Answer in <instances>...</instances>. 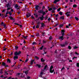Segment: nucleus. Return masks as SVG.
Here are the masks:
<instances>
[{
    "instance_id": "1",
    "label": "nucleus",
    "mask_w": 79,
    "mask_h": 79,
    "mask_svg": "<svg viewBox=\"0 0 79 79\" xmlns=\"http://www.w3.org/2000/svg\"><path fill=\"white\" fill-rule=\"evenodd\" d=\"M61 34H62V36H60L59 38V39H61L62 40L64 39L63 37H64V35L65 34H64V30H63L61 31Z\"/></svg>"
},
{
    "instance_id": "2",
    "label": "nucleus",
    "mask_w": 79,
    "mask_h": 79,
    "mask_svg": "<svg viewBox=\"0 0 79 79\" xmlns=\"http://www.w3.org/2000/svg\"><path fill=\"white\" fill-rule=\"evenodd\" d=\"M53 68V65H52L50 67V69H49V72L50 73H53L54 72V71H55V70L54 69H53L52 70V69Z\"/></svg>"
},
{
    "instance_id": "3",
    "label": "nucleus",
    "mask_w": 79,
    "mask_h": 79,
    "mask_svg": "<svg viewBox=\"0 0 79 79\" xmlns=\"http://www.w3.org/2000/svg\"><path fill=\"white\" fill-rule=\"evenodd\" d=\"M21 53V51H19V52H18L16 51L14 53V55L15 56H17V55H19Z\"/></svg>"
},
{
    "instance_id": "4",
    "label": "nucleus",
    "mask_w": 79,
    "mask_h": 79,
    "mask_svg": "<svg viewBox=\"0 0 79 79\" xmlns=\"http://www.w3.org/2000/svg\"><path fill=\"white\" fill-rule=\"evenodd\" d=\"M2 65L3 66H4L5 68H7L8 67V65L6 64V63H4V62H2Z\"/></svg>"
},
{
    "instance_id": "5",
    "label": "nucleus",
    "mask_w": 79,
    "mask_h": 79,
    "mask_svg": "<svg viewBox=\"0 0 79 79\" xmlns=\"http://www.w3.org/2000/svg\"><path fill=\"white\" fill-rule=\"evenodd\" d=\"M27 17L28 18L29 17H30L31 16V15L29 13H27L26 15Z\"/></svg>"
},
{
    "instance_id": "6",
    "label": "nucleus",
    "mask_w": 79,
    "mask_h": 79,
    "mask_svg": "<svg viewBox=\"0 0 79 79\" xmlns=\"http://www.w3.org/2000/svg\"><path fill=\"white\" fill-rule=\"evenodd\" d=\"M41 27H45V25L44 23H41Z\"/></svg>"
},
{
    "instance_id": "7",
    "label": "nucleus",
    "mask_w": 79,
    "mask_h": 79,
    "mask_svg": "<svg viewBox=\"0 0 79 79\" xmlns=\"http://www.w3.org/2000/svg\"><path fill=\"white\" fill-rule=\"evenodd\" d=\"M9 18L11 19V20H12V21H15V19L13 18V17L11 16H9Z\"/></svg>"
},
{
    "instance_id": "8",
    "label": "nucleus",
    "mask_w": 79,
    "mask_h": 79,
    "mask_svg": "<svg viewBox=\"0 0 79 79\" xmlns=\"http://www.w3.org/2000/svg\"><path fill=\"white\" fill-rule=\"evenodd\" d=\"M13 58L14 60H15L16 59H18V56H14L13 57Z\"/></svg>"
},
{
    "instance_id": "9",
    "label": "nucleus",
    "mask_w": 79,
    "mask_h": 79,
    "mask_svg": "<svg viewBox=\"0 0 79 79\" xmlns=\"http://www.w3.org/2000/svg\"><path fill=\"white\" fill-rule=\"evenodd\" d=\"M64 16H61L60 18L59 19L60 20H61V19H62L63 20H64Z\"/></svg>"
},
{
    "instance_id": "10",
    "label": "nucleus",
    "mask_w": 79,
    "mask_h": 79,
    "mask_svg": "<svg viewBox=\"0 0 79 79\" xmlns=\"http://www.w3.org/2000/svg\"><path fill=\"white\" fill-rule=\"evenodd\" d=\"M43 44H46L47 43H48V41L47 40L46 41L43 40Z\"/></svg>"
},
{
    "instance_id": "11",
    "label": "nucleus",
    "mask_w": 79,
    "mask_h": 79,
    "mask_svg": "<svg viewBox=\"0 0 79 79\" xmlns=\"http://www.w3.org/2000/svg\"><path fill=\"white\" fill-rule=\"evenodd\" d=\"M39 5H36V6L35 7V9L36 10H39Z\"/></svg>"
},
{
    "instance_id": "12",
    "label": "nucleus",
    "mask_w": 79,
    "mask_h": 79,
    "mask_svg": "<svg viewBox=\"0 0 79 79\" xmlns=\"http://www.w3.org/2000/svg\"><path fill=\"white\" fill-rule=\"evenodd\" d=\"M35 66H38V68H40L41 67V65L40 64H36L35 65Z\"/></svg>"
},
{
    "instance_id": "13",
    "label": "nucleus",
    "mask_w": 79,
    "mask_h": 79,
    "mask_svg": "<svg viewBox=\"0 0 79 79\" xmlns=\"http://www.w3.org/2000/svg\"><path fill=\"white\" fill-rule=\"evenodd\" d=\"M28 72H29V70H27L26 71H25V73L26 75H27L28 74Z\"/></svg>"
},
{
    "instance_id": "14",
    "label": "nucleus",
    "mask_w": 79,
    "mask_h": 79,
    "mask_svg": "<svg viewBox=\"0 0 79 79\" xmlns=\"http://www.w3.org/2000/svg\"><path fill=\"white\" fill-rule=\"evenodd\" d=\"M60 1V0H55V1H54V3H56L57 2H58Z\"/></svg>"
},
{
    "instance_id": "15",
    "label": "nucleus",
    "mask_w": 79,
    "mask_h": 79,
    "mask_svg": "<svg viewBox=\"0 0 79 79\" xmlns=\"http://www.w3.org/2000/svg\"><path fill=\"white\" fill-rule=\"evenodd\" d=\"M44 74V73L42 71H41V72L40 73V77H42V75Z\"/></svg>"
},
{
    "instance_id": "16",
    "label": "nucleus",
    "mask_w": 79,
    "mask_h": 79,
    "mask_svg": "<svg viewBox=\"0 0 79 79\" xmlns=\"http://www.w3.org/2000/svg\"><path fill=\"white\" fill-rule=\"evenodd\" d=\"M7 6V8H8V7H10L11 6H10V3H8L6 5Z\"/></svg>"
},
{
    "instance_id": "17",
    "label": "nucleus",
    "mask_w": 79,
    "mask_h": 79,
    "mask_svg": "<svg viewBox=\"0 0 79 79\" xmlns=\"http://www.w3.org/2000/svg\"><path fill=\"white\" fill-rule=\"evenodd\" d=\"M34 61V60H32L31 61V65L33 64V62Z\"/></svg>"
},
{
    "instance_id": "18",
    "label": "nucleus",
    "mask_w": 79,
    "mask_h": 79,
    "mask_svg": "<svg viewBox=\"0 0 79 79\" xmlns=\"http://www.w3.org/2000/svg\"><path fill=\"white\" fill-rule=\"evenodd\" d=\"M43 59V58H41V62H44L45 61V60Z\"/></svg>"
},
{
    "instance_id": "19",
    "label": "nucleus",
    "mask_w": 79,
    "mask_h": 79,
    "mask_svg": "<svg viewBox=\"0 0 79 79\" xmlns=\"http://www.w3.org/2000/svg\"><path fill=\"white\" fill-rule=\"evenodd\" d=\"M35 18H38V16H39V15L35 14V13L34 14V16H35Z\"/></svg>"
},
{
    "instance_id": "20",
    "label": "nucleus",
    "mask_w": 79,
    "mask_h": 79,
    "mask_svg": "<svg viewBox=\"0 0 79 79\" xmlns=\"http://www.w3.org/2000/svg\"><path fill=\"white\" fill-rule=\"evenodd\" d=\"M35 45H37V43H36V42H33L32 43V45H35Z\"/></svg>"
},
{
    "instance_id": "21",
    "label": "nucleus",
    "mask_w": 79,
    "mask_h": 79,
    "mask_svg": "<svg viewBox=\"0 0 79 79\" xmlns=\"http://www.w3.org/2000/svg\"><path fill=\"white\" fill-rule=\"evenodd\" d=\"M3 26H4L5 29H6L7 28L6 25V24H4Z\"/></svg>"
},
{
    "instance_id": "22",
    "label": "nucleus",
    "mask_w": 79,
    "mask_h": 79,
    "mask_svg": "<svg viewBox=\"0 0 79 79\" xmlns=\"http://www.w3.org/2000/svg\"><path fill=\"white\" fill-rule=\"evenodd\" d=\"M39 18H40V19L41 21H43V20H44V18H42L41 17H39Z\"/></svg>"
},
{
    "instance_id": "23",
    "label": "nucleus",
    "mask_w": 79,
    "mask_h": 79,
    "mask_svg": "<svg viewBox=\"0 0 79 79\" xmlns=\"http://www.w3.org/2000/svg\"><path fill=\"white\" fill-rule=\"evenodd\" d=\"M64 44L65 45H67L68 44V42L67 41H65Z\"/></svg>"
},
{
    "instance_id": "24",
    "label": "nucleus",
    "mask_w": 79,
    "mask_h": 79,
    "mask_svg": "<svg viewBox=\"0 0 79 79\" xmlns=\"http://www.w3.org/2000/svg\"><path fill=\"white\" fill-rule=\"evenodd\" d=\"M38 13H42V10H39L38 11Z\"/></svg>"
},
{
    "instance_id": "25",
    "label": "nucleus",
    "mask_w": 79,
    "mask_h": 79,
    "mask_svg": "<svg viewBox=\"0 0 79 79\" xmlns=\"http://www.w3.org/2000/svg\"><path fill=\"white\" fill-rule=\"evenodd\" d=\"M4 24H5V23H4V22H2L1 23V26H4Z\"/></svg>"
},
{
    "instance_id": "26",
    "label": "nucleus",
    "mask_w": 79,
    "mask_h": 79,
    "mask_svg": "<svg viewBox=\"0 0 79 79\" xmlns=\"http://www.w3.org/2000/svg\"><path fill=\"white\" fill-rule=\"evenodd\" d=\"M7 62H9L10 63H11V60H10V59H8L7 60Z\"/></svg>"
},
{
    "instance_id": "27",
    "label": "nucleus",
    "mask_w": 79,
    "mask_h": 79,
    "mask_svg": "<svg viewBox=\"0 0 79 79\" xmlns=\"http://www.w3.org/2000/svg\"><path fill=\"white\" fill-rule=\"evenodd\" d=\"M44 46H42L40 48V50H43V48H44Z\"/></svg>"
},
{
    "instance_id": "28",
    "label": "nucleus",
    "mask_w": 79,
    "mask_h": 79,
    "mask_svg": "<svg viewBox=\"0 0 79 79\" xmlns=\"http://www.w3.org/2000/svg\"><path fill=\"white\" fill-rule=\"evenodd\" d=\"M73 8H76V7H77V5H76V4H74L73 6Z\"/></svg>"
},
{
    "instance_id": "29",
    "label": "nucleus",
    "mask_w": 79,
    "mask_h": 79,
    "mask_svg": "<svg viewBox=\"0 0 79 79\" xmlns=\"http://www.w3.org/2000/svg\"><path fill=\"white\" fill-rule=\"evenodd\" d=\"M36 36L37 37H40V35H39V33H37L36 34Z\"/></svg>"
},
{
    "instance_id": "30",
    "label": "nucleus",
    "mask_w": 79,
    "mask_h": 79,
    "mask_svg": "<svg viewBox=\"0 0 79 79\" xmlns=\"http://www.w3.org/2000/svg\"><path fill=\"white\" fill-rule=\"evenodd\" d=\"M59 14L60 15H63V12L61 11H60L59 12Z\"/></svg>"
},
{
    "instance_id": "31",
    "label": "nucleus",
    "mask_w": 79,
    "mask_h": 79,
    "mask_svg": "<svg viewBox=\"0 0 79 79\" xmlns=\"http://www.w3.org/2000/svg\"><path fill=\"white\" fill-rule=\"evenodd\" d=\"M75 19H76V20L77 21H78L79 20V18H77L76 17H75Z\"/></svg>"
},
{
    "instance_id": "32",
    "label": "nucleus",
    "mask_w": 79,
    "mask_h": 79,
    "mask_svg": "<svg viewBox=\"0 0 79 79\" xmlns=\"http://www.w3.org/2000/svg\"><path fill=\"white\" fill-rule=\"evenodd\" d=\"M63 24H60L59 25V27H60V28H61V27H63Z\"/></svg>"
},
{
    "instance_id": "33",
    "label": "nucleus",
    "mask_w": 79,
    "mask_h": 79,
    "mask_svg": "<svg viewBox=\"0 0 79 79\" xmlns=\"http://www.w3.org/2000/svg\"><path fill=\"white\" fill-rule=\"evenodd\" d=\"M47 68V65H46L45 66H44V70H45V69H46Z\"/></svg>"
},
{
    "instance_id": "34",
    "label": "nucleus",
    "mask_w": 79,
    "mask_h": 79,
    "mask_svg": "<svg viewBox=\"0 0 79 79\" xmlns=\"http://www.w3.org/2000/svg\"><path fill=\"white\" fill-rule=\"evenodd\" d=\"M3 70L1 69V70L0 71V73H1V74H2L3 73Z\"/></svg>"
},
{
    "instance_id": "35",
    "label": "nucleus",
    "mask_w": 79,
    "mask_h": 79,
    "mask_svg": "<svg viewBox=\"0 0 79 79\" xmlns=\"http://www.w3.org/2000/svg\"><path fill=\"white\" fill-rule=\"evenodd\" d=\"M9 15H10V16H11V15H12V13H11V12L9 11Z\"/></svg>"
},
{
    "instance_id": "36",
    "label": "nucleus",
    "mask_w": 79,
    "mask_h": 79,
    "mask_svg": "<svg viewBox=\"0 0 79 79\" xmlns=\"http://www.w3.org/2000/svg\"><path fill=\"white\" fill-rule=\"evenodd\" d=\"M42 34V35H43V36H44V35L45 34V32H42V33H41Z\"/></svg>"
},
{
    "instance_id": "37",
    "label": "nucleus",
    "mask_w": 79,
    "mask_h": 79,
    "mask_svg": "<svg viewBox=\"0 0 79 79\" xmlns=\"http://www.w3.org/2000/svg\"><path fill=\"white\" fill-rule=\"evenodd\" d=\"M53 10V9L52 8H49V9H48V10L49 11H52V10Z\"/></svg>"
},
{
    "instance_id": "38",
    "label": "nucleus",
    "mask_w": 79,
    "mask_h": 79,
    "mask_svg": "<svg viewBox=\"0 0 79 79\" xmlns=\"http://www.w3.org/2000/svg\"><path fill=\"white\" fill-rule=\"evenodd\" d=\"M35 58L37 60H39V57H37V56H35Z\"/></svg>"
},
{
    "instance_id": "39",
    "label": "nucleus",
    "mask_w": 79,
    "mask_h": 79,
    "mask_svg": "<svg viewBox=\"0 0 79 79\" xmlns=\"http://www.w3.org/2000/svg\"><path fill=\"white\" fill-rule=\"evenodd\" d=\"M73 48H74V49H77V48H78V47H77V46H75Z\"/></svg>"
},
{
    "instance_id": "40",
    "label": "nucleus",
    "mask_w": 79,
    "mask_h": 79,
    "mask_svg": "<svg viewBox=\"0 0 79 79\" xmlns=\"http://www.w3.org/2000/svg\"><path fill=\"white\" fill-rule=\"evenodd\" d=\"M42 14H43V15H46V13H45V12H44L42 13Z\"/></svg>"
},
{
    "instance_id": "41",
    "label": "nucleus",
    "mask_w": 79,
    "mask_h": 79,
    "mask_svg": "<svg viewBox=\"0 0 79 79\" xmlns=\"http://www.w3.org/2000/svg\"><path fill=\"white\" fill-rule=\"evenodd\" d=\"M37 26H39L40 25V22H38V23H37Z\"/></svg>"
},
{
    "instance_id": "42",
    "label": "nucleus",
    "mask_w": 79,
    "mask_h": 79,
    "mask_svg": "<svg viewBox=\"0 0 79 79\" xmlns=\"http://www.w3.org/2000/svg\"><path fill=\"white\" fill-rule=\"evenodd\" d=\"M28 60H29V59L28 58H26L25 61V63H26V62H27Z\"/></svg>"
},
{
    "instance_id": "43",
    "label": "nucleus",
    "mask_w": 79,
    "mask_h": 79,
    "mask_svg": "<svg viewBox=\"0 0 79 79\" xmlns=\"http://www.w3.org/2000/svg\"><path fill=\"white\" fill-rule=\"evenodd\" d=\"M18 6H18L17 4H15V8H18Z\"/></svg>"
},
{
    "instance_id": "44",
    "label": "nucleus",
    "mask_w": 79,
    "mask_h": 79,
    "mask_svg": "<svg viewBox=\"0 0 79 79\" xmlns=\"http://www.w3.org/2000/svg\"><path fill=\"white\" fill-rule=\"evenodd\" d=\"M61 10V7L59 8V9H58L57 10V11L59 12L60 11V10Z\"/></svg>"
},
{
    "instance_id": "45",
    "label": "nucleus",
    "mask_w": 79,
    "mask_h": 79,
    "mask_svg": "<svg viewBox=\"0 0 79 79\" xmlns=\"http://www.w3.org/2000/svg\"><path fill=\"white\" fill-rule=\"evenodd\" d=\"M68 48L69 49H71V48H72L71 47V46H69L68 47Z\"/></svg>"
},
{
    "instance_id": "46",
    "label": "nucleus",
    "mask_w": 79,
    "mask_h": 79,
    "mask_svg": "<svg viewBox=\"0 0 79 79\" xmlns=\"http://www.w3.org/2000/svg\"><path fill=\"white\" fill-rule=\"evenodd\" d=\"M77 67H79V63H77Z\"/></svg>"
},
{
    "instance_id": "47",
    "label": "nucleus",
    "mask_w": 79,
    "mask_h": 79,
    "mask_svg": "<svg viewBox=\"0 0 79 79\" xmlns=\"http://www.w3.org/2000/svg\"><path fill=\"white\" fill-rule=\"evenodd\" d=\"M60 46L61 47H64L65 46V45H64V44H61Z\"/></svg>"
},
{
    "instance_id": "48",
    "label": "nucleus",
    "mask_w": 79,
    "mask_h": 79,
    "mask_svg": "<svg viewBox=\"0 0 79 79\" xmlns=\"http://www.w3.org/2000/svg\"><path fill=\"white\" fill-rule=\"evenodd\" d=\"M44 9H45V7L44 6H43L42 10H44Z\"/></svg>"
},
{
    "instance_id": "49",
    "label": "nucleus",
    "mask_w": 79,
    "mask_h": 79,
    "mask_svg": "<svg viewBox=\"0 0 79 79\" xmlns=\"http://www.w3.org/2000/svg\"><path fill=\"white\" fill-rule=\"evenodd\" d=\"M49 40H52V37L51 36H50L49 37Z\"/></svg>"
},
{
    "instance_id": "50",
    "label": "nucleus",
    "mask_w": 79,
    "mask_h": 79,
    "mask_svg": "<svg viewBox=\"0 0 79 79\" xmlns=\"http://www.w3.org/2000/svg\"><path fill=\"white\" fill-rule=\"evenodd\" d=\"M66 15L67 17H68V16H70V14H66Z\"/></svg>"
},
{
    "instance_id": "51",
    "label": "nucleus",
    "mask_w": 79,
    "mask_h": 79,
    "mask_svg": "<svg viewBox=\"0 0 79 79\" xmlns=\"http://www.w3.org/2000/svg\"><path fill=\"white\" fill-rule=\"evenodd\" d=\"M39 28V25H37L36 27V28L37 29Z\"/></svg>"
},
{
    "instance_id": "52",
    "label": "nucleus",
    "mask_w": 79,
    "mask_h": 79,
    "mask_svg": "<svg viewBox=\"0 0 79 79\" xmlns=\"http://www.w3.org/2000/svg\"><path fill=\"white\" fill-rule=\"evenodd\" d=\"M14 24H15V25H17V26H19V24H18V23H15Z\"/></svg>"
},
{
    "instance_id": "53",
    "label": "nucleus",
    "mask_w": 79,
    "mask_h": 79,
    "mask_svg": "<svg viewBox=\"0 0 79 79\" xmlns=\"http://www.w3.org/2000/svg\"><path fill=\"white\" fill-rule=\"evenodd\" d=\"M27 79H31V77L29 76H28L27 77Z\"/></svg>"
},
{
    "instance_id": "54",
    "label": "nucleus",
    "mask_w": 79,
    "mask_h": 79,
    "mask_svg": "<svg viewBox=\"0 0 79 79\" xmlns=\"http://www.w3.org/2000/svg\"><path fill=\"white\" fill-rule=\"evenodd\" d=\"M15 48L16 49H18V46H15Z\"/></svg>"
},
{
    "instance_id": "55",
    "label": "nucleus",
    "mask_w": 79,
    "mask_h": 79,
    "mask_svg": "<svg viewBox=\"0 0 79 79\" xmlns=\"http://www.w3.org/2000/svg\"><path fill=\"white\" fill-rule=\"evenodd\" d=\"M76 58H77V57H74L73 58L72 60H74V59H76Z\"/></svg>"
},
{
    "instance_id": "56",
    "label": "nucleus",
    "mask_w": 79,
    "mask_h": 79,
    "mask_svg": "<svg viewBox=\"0 0 79 79\" xmlns=\"http://www.w3.org/2000/svg\"><path fill=\"white\" fill-rule=\"evenodd\" d=\"M46 17H45L44 18H45V20H46V19H47V17L48 16V15H46Z\"/></svg>"
},
{
    "instance_id": "57",
    "label": "nucleus",
    "mask_w": 79,
    "mask_h": 79,
    "mask_svg": "<svg viewBox=\"0 0 79 79\" xmlns=\"http://www.w3.org/2000/svg\"><path fill=\"white\" fill-rule=\"evenodd\" d=\"M64 69V67H63L61 69V71H63V69Z\"/></svg>"
},
{
    "instance_id": "58",
    "label": "nucleus",
    "mask_w": 79,
    "mask_h": 79,
    "mask_svg": "<svg viewBox=\"0 0 79 79\" xmlns=\"http://www.w3.org/2000/svg\"><path fill=\"white\" fill-rule=\"evenodd\" d=\"M5 10H6V9L3 10L2 11V13H4V12H5Z\"/></svg>"
},
{
    "instance_id": "59",
    "label": "nucleus",
    "mask_w": 79,
    "mask_h": 79,
    "mask_svg": "<svg viewBox=\"0 0 79 79\" xmlns=\"http://www.w3.org/2000/svg\"><path fill=\"white\" fill-rule=\"evenodd\" d=\"M48 21H50L51 20V19H50V18H48Z\"/></svg>"
},
{
    "instance_id": "60",
    "label": "nucleus",
    "mask_w": 79,
    "mask_h": 79,
    "mask_svg": "<svg viewBox=\"0 0 79 79\" xmlns=\"http://www.w3.org/2000/svg\"><path fill=\"white\" fill-rule=\"evenodd\" d=\"M6 49H7V48H4L3 49V51H5V50H6Z\"/></svg>"
},
{
    "instance_id": "61",
    "label": "nucleus",
    "mask_w": 79,
    "mask_h": 79,
    "mask_svg": "<svg viewBox=\"0 0 79 79\" xmlns=\"http://www.w3.org/2000/svg\"><path fill=\"white\" fill-rule=\"evenodd\" d=\"M31 18H32V19H34V18H35L34 17H33V15H32L31 16Z\"/></svg>"
},
{
    "instance_id": "62",
    "label": "nucleus",
    "mask_w": 79,
    "mask_h": 79,
    "mask_svg": "<svg viewBox=\"0 0 79 79\" xmlns=\"http://www.w3.org/2000/svg\"><path fill=\"white\" fill-rule=\"evenodd\" d=\"M11 77H9L8 79H12V78H11Z\"/></svg>"
},
{
    "instance_id": "63",
    "label": "nucleus",
    "mask_w": 79,
    "mask_h": 79,
    "mask_svg": "<svg viewBox=\"0 0 79 79\" xmlns=\"http://www.w3.org/2000/svg\"><path fill=\"white\" fill-rule=\"evenodd\" d=\"M11 8H7V10H10V9H11Z\"/></svg>"
},
{
    "instance_id": "64",
    "label": "nucleus",
    "mask_w": 79,
    "mask_h": 79,
    "mask_svg": "<svg viewBox=\"0 0 79 79\" xmlns=\"http://www.w3.org/2000/svg\"><path fill=\"white\" fill-rule=\"evenodd\" d=\"M35 47H33V50H35Z\"/></svg>"
}]
</instances>
